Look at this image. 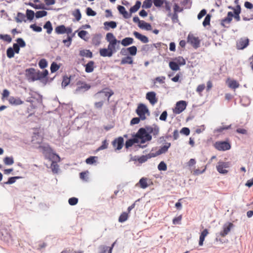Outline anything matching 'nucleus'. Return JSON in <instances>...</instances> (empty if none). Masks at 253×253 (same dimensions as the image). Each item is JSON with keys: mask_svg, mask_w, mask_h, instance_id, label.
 <instances>
[{"mask_svg": "<svg viewBox=\"0 0 253 253\" xmlns=\"http://www.w3.org/2000/svg\"><path fill=\"white\" fill-rule=\"evenodd\" d=\"M48 74V72L47 70H44L42 72L36 70L32 68L26 70V77L29 82L40 80L44 84L46 83V80L44 78L47 76Z\"/></svg>", "mask_w": 253, "mask_h": 253, "instance_id": "obj_1", "label": "nucleus"}, {"mask_svg": "<svg viewBox=\"0 0 253 253\" xmlns=\"http://www.w3.org/2000/svg\"><path fill=\"white\" fill-rule=\"evenodd\" d=\"M135 136L137 139L138 142H140V144L137 145L139 148H144L146 147V145H142L146 141H150L152 139V136L148 133L147 130L144 127L140 128Z\"/></svg>", "mask_w": 253, "mask_h": 253, "instance_id": "obj_2", "label": "nucleus"}, {"mask_svg": "<svg viewBox=\"0 0 253 253\" xmlns=\"http://www.w3.org/2000/svg\"><path fill=\"white\" fill-rule=\"evenodd\" d=\"M234 227V225L231 222H227L225 223L222 226V230L219 233L216 234V240L221 242L220 239L218 240V237L219 236L222 237H225Z\"/></svg>", "mask_w": 253, "mask_h": 253, "instance_id": "obj_3", "label": "nucleus"}, {"mask_svg": "<svg viewBox=\"0 0 253 253\" xmlns=\"http://www.w3.org/2000/svg\"><path fill=\"white\" fill-rule=\"evenodd\" d=\"M136 114L140 117L142 121L145 120L146 119V115L147 116L150 115V112L147 107L144 104H139L136 110Z\"/></svg>", "mask_w": 253, "mask_h": 253, "instance_id": "obj_4", "label": "nucleus"}, {"mask_svg": "<svg viewBox=\"0 0 253 253\" xmlns=\"http://www.w3.org/2000/svg\"><path fill=\"white\" fill-rule=\"evenodd\" d=\"M214 147L219 151H226L231 148L229 143L226 141H217L214 144Z\"/></svg>", "mask_w": 253, "mask_h": 253, "instance_id": "obj_5", "label": "nucleus"}, {"mask_svg": "<svg viewBox=\"0 0 253 253\" xmlns=\"http://www.w3.org/2000/svg\"><path fill=\"white\" fill-rule=\"evenodd\" d=\"M187 42L190 43L195 48H197L200 46V41L199 38L195 37L191 33L189 34L187 37Z\"/></svg>", "mask_w": 253, "mask_h": 253, "instance_id": "obj_6", "label": "nucleus"}, {"mask_svg": "<svg viewBox=\"0 0 253 253\" xmlns=\"http://www.w3.org/2000/svg\"><path fill=\"white\" fill-rule=\"evenodd\" d=\"M187 103L185 101L181 100L178 101L174 110L176 114H179L183 112L186 108Z\"/></svg>", "mask_w": 253, "mask_h": 253, "instance_id": "obj_7", "label": "nucleus"}, {"mask_svg": "<svg viewBox=\"0 0 253 253\" xmlns=\"http://www.w3.org/2000/svg\"><path fill=\"white\" fill-rule=\"evenodd\" d=\"M229 165L227 162H219L216 166V169L218 172L225 174L227 173V170L225 169L228 168Z\"/></svg>", "mask_w": 253, "mask_h": 253, "instance_id": "obj_8", "label": "nucleus"}, {"mask_svg": "<svg viewBox=\"0 0 253 253\" xmlns=\"http://www.w3.org/2000/svg\"><path fill=\"white\" fill-rule=\"evenodd\" d=\"M90 88V85L85 83H83L81 84L78 86L75 89L74 93L76 94H79L83 93L88 90Z\"/></svg>", "mask_w": 253, "mask_h": 253, "instance_id": "obj_9", "label": "nucleus"}, {"mask_svg": "<svg viewBox=\"0 0 253 253\" xmlns=\"http://www.w3.org/2000/svg\"><path fill=\"white\" fill-rule=\"evenodd\" d=\"M146 98L152 105L156 104L158 101L156 98V93L154 91L148 92L146 94Z\"/></svg>", "mask_w": 253, "mask_h": 253, "instance_id": "obj_10", "label": "nucleus"}, {"mask_svg": "<svg viewBox=\"0 0 253 253\" xmlns=\"http://www.w3.org/2000/svg\"><path fill=\"white\" fill-rule=\"evenodd\" d=\"M112 145L114 147L116 148V150H120L122 148L124 145V139L122 137H119L115 139L112 142Z\"/></svg>", "mask_w": 253, "mask_h": 253, "instance_id": "obj_11", "label": "nucleus"}, {"mask_svg": "<svg viewBox=\"0 0 253 253\" xmlns=\"http://www.w3.org/2000/svg\"><path fill=\"white\" fill-rule=\"evenodd\" d=\"M171 144L169 142H167L165 143V145L162 147H161L156 152L155 154L152 153L153 157H155L156 156L160 155L162 154H164L166 153L169 148L170 147Z\"/></svg>", "mask_w": 253, "mask_h": 253, "instance_id": "obj_12", "label": "nucleus"}, {"mask_svg": "<svg viewBox=\"0 0 253 253\" xmlns=\"http://www.w3.org/2000/svg\"><path fill=\"white\" fill-rule=\"evenodd\" d=\"M249 44V40L248 39H241L237 42V48L238 49H243Z\"/></svg>", "mask_w": 253, "mask_h": 253, "instance_id": "obj_13", "label": "nucleus"}, {"mask_svg": "<svg viewBox=\"0 0 253 253\" xmlns=\"http://www.w3.org/2000/svg\"><path fill=\"white\" fill-rule=\"evenodd\" d=\"M120 42H109L108 45V49L112 52L114 54L119 48V43Z\"/></svg>", "mask_w": 253, "mask_h": 253, "instance_id": "obj_14", "label": "nucleus"}, {"mask_svg": "<svg viewBox=\"0 0 253 253\" xmlns=\"http://www.w3.org/2000/svg\"><path fill=\"white\" fill-rule=\"evenodd\" d=\"M133 35L136 38L139 40L144 43H146L149 42L148 38L146 36L142 35L137 32L134 31L133 32Z\"/></svg>", "mask_w": 253, "mask_h": 253, "instance_id": "obj_15", "label": "nucleus"}, {"mask_svg": "<svg viewBox=\"0 0 253 253\" xmlns=\"http://www.w3.org/2000/svg\"><path fill=\"white\" fill-rule=\"evenodd\" d=\"M117 9L119 10L120 14H122L123 17L127 19L131 17V14H129L126 10V8L124 6L122 5H118L117 7Z\"/></svg>", "mask_w": 253, "mask_h": 253, "instance_id": "obj_16", "label": "nucleus"}, {"mask_svg": "<svg viewBox=\"0 0 253 253\" xmlns=\"http://www.w3.org/2000/svg\"><path fill=\"white\" fill-rule=\"evenodd\" d=\"M8 101L10 104L16 106L21 105L23 103V101L19 98L14 97L13 96H10L9 98Z\"/></svg>", "mask_w": 253, "mask_h": 253, "instance_id": "obj_17", "label": "nucleus"}, {"mask_svg": "<svg viewBox=\"0 0 253 253\" xmlns=\"http://www.w3.org/2000/svg\"><path fill=\"white\" fill-rule=\"evenodd\" d=\"M99 53L100 56L102 57H110L113 55L112 52L109 50L108 48H100L99 50Z\"/></svg>", "mask_w": 253, "mask_h": 253, "instance_id": "obj_18", "label": "nucleus"}, {"mask_svg": "<svg viewBox=\"0 0 253 253\" xmlns=\"http://www.w3.org/2000/svg\"><path fill=\"white\" fill-rule=\"evenodd\" d=\"M209 234V231L207 229H205L201 233L200 235L199 241V245L200 246H202L204 244V241H205V237Z\"/></svg>", "mask_w": 253, "mask_h": 253, "instance_id": "obj_19", "label": "nucleus"}, {"mask_svg": "<svg viewBox=\"0 0 253 253\" xmlns=\"http://www.w3.org/2000/svg\"><path fill=\"white\" fill-rule=\"evenodd\" d=\"M104 29L105 30H109V28L114 29L117 27V23L115 21H107L104 23Z\"/></svg>", "mask_w": 253, "mask_h": 253, "instance_id": "obj_20", "label": "nucleus"}, {"mask_svg": "<svg viewBox=\"0 0 253 253\" xmlns=\"http://www.w3.org/2000/svg\"><path fill=\"white\" fill-rule=\"evenodd\" d=\"M113 94V92L112 91H106L105 90H102L101 91L98 92L96 93V96H99L100 95L105 96V97H107L108 101L109 100L110 97Z\"/></svg>", "mask_w": 253, "mask_h": 253, "instance_id": "obj_21", "label": "nucleus"}, {"mask_svg": "<svg viewBox=\"0 0 253 253\" xmlns=\"http://www.w3.org/2000/svg\"><path fill=\"white\" fill-rule=\"evenodd\" d=\"M138 26L141 29H144L147 31H150L152 30V26L150 24L145 22L144 21H141L140 24H138Z\"/></svg>", "mask_w": 253, "mask_h": 253, "instance_id": "obj_22", "label": "nucleus"}, {"mask_svg": "<svg viewBox=\"0 0 253 253\" xmlns=\"http://www.w3.org/2000/svg\"><path fill=\"white\" fill-rule=\"evenodd\" d=\"M138 143L139 142L137 141V139L134 135L133 138L128 139L126 141L125 143V147L126 148H128L129 147L132 146L134 144Z\"/></svg>", "mask_w": 253, "mask_h": 253, "instance_id": "obj_23", "label": "nucleus"}, {"mask_svg": "<svg viewBox=\"0 0 253 253\" xmlns=\"http://www.w3.org/2000/svg\"><path fill=\"white\" fill-rule=\"evenodd\" d=\"M121 44L124 46H127L129 45H130L133 42V39L130 37H126L123 39L121 41H120Z\"/></svg>", "mask_w": 253, "mask_h": 253, "instance_id": "obj_24", "label": "nucleus"}, {"mask_svg": "<svg viewBox=\"0 0 253 253\" xmlns=\"http://www.w3.org/2000/svg\"><path fill=\"white\" fill-rule=\"evenodd\" d=\"M94 62L93 61H89L85 65V71L86 73H91L94 70Z\"/></svg>", "mask_w": 253, "mask_h": 253, "instance_id": "obj_25", "label": "nucleus"}, {"mask_svg": "<svg viewBox=\"0 0 253 253\" xmlns=\"http://www.w3.org/2000/svg\"><path fill=\"white\" fill-rule=\"evenodd\" d=\"M106 40L109 43L112 42H120V41H118L116 39L113 33H108L106 34Z\"/></svg>", "mask_w": 253, "mask_h": 253, "instance_id": "obj_26", "label": "nucleus"}, {"mask_svg": "<svg viewBox=\"0 0 253 253\" xmlns=\"http://www.w3.org/2000/svg\"><path fill=\"white\" fill-rule=\"evenodd\" d=\"M80 55L83 57H86L88 58H91L92 57V53L89 50L84 49L80 51Z\"/></svg>", "mask_w": 253, "mask_h": 253, "instance_id": "obj_27", "label": "nucleus"}, {"mask_svg": "<svg viewBox=\"0 0 253 253\" xmlns=\"http://www.w3.org/2000/svg\"><path fill=\"white\" fill-rule=\"evenodd\" d=\"M141 3L140 1L137 0L134 5L130 7V14L136 12L140 8Z\"/></svg>", "mask_w": 253, "mask_h": 253, "instance_id": "obj_28", "label": "nucleus"}, {"mask_svg": "<svg viewBox=\"0 0 253 253\" xmlns=\"http://www.w3.org/2000/svg\"><path fill=\"white\" fill-rule=\"evenodd\" d=\"M43 29H46V32L48 34H50L51 33L53 30V28L52 24L49 21H48L45 22V23L43 25Z\"/></svg>", "mask_w": 253, "mask_h": 253, "instance_id": "obj_29", "label": "nucleus"}, {"mask_svg": "<svg viewBox=\"0 0 253 253\" xmlns=\"http://www.w3.org/2000/svg\"><path fill=\"white\" fill-rule=\"evenodd\" d=\"M133 63V59L132 58L129 56H127L125 57L122 58L121 64L122 65L128 64H131Z\"/></svg>", "mask_w": 253, "mask_h": 253, "instance_id": "obj_30", "label": "nucleus"}, {"mask_svg": "<svg viewBox=\"0 0 253 253\" xmlns=\"http://www.w3.org/2000/svg\"><path fill=\"white\" fill-rule=\"evenodd\" d=\"M65 29L66 27L64 25H60L55 28V32L57 34H63L66 33Z\"/></svg>", "mask_w": 253, "mask_h": 253, "instance_id": "obj_31", "label": "nucleus"}, {"mask_svg": "<svg viewBox=\"0 0 253 253\" xmlns=\"http://www.w3.org/2000/svg\"><path fill=\"white\" fill-rule=\"evenodd\" d=\"M26 16L24 14L18 12L17 13V17L15 18V20L17 23H21L22 21L26 22V20L25 19Z\"/></svg>", "mask_w": 253, "mask_h": 253, "instance_id": "obj_32", "label": "nucleus"}, {"mask_svg": "<svg viewBox=\"0 0 253 253\" xmlns=\"http://www.w3.org/2000/svg\"><path fill=\"white\" fill-rule=\"evenodd\" d=\"M152 153L149 154L148 156L143 155V156L139 157L138 158H137V161L140 164L145 163V162H146L148 160V159L149 158H150L153 157V155H152Z\"/></svg>", "mask_w": 253, "mask_h": 253, "instance_id": "obj_33", "label": "nucleus"}, {"mask_svg": "<svg viewBox=\"0 0 253 253\" xmlns=\"http://www.w3.org/2000/svg\"><path fill=\"white\" fill-rule=\"evenodd\" d=\"M241 12V7L239 5H237L236 9H234V18L237 21L240 20V13Z\"/></svg>", "mask_w": 253, "mask_h": 253, "instance_id": "obj_34", "label": "nucleus"}, {"mask_svg": "<svg viewBox=\"0 0 253 253\" xmlns=\"http://www.w3.org/2000/svg\"><path fill=\"white\" fill-rule=\"evenodd\" d=\"M228 86L232 89H236L239 86V84L235 80H229Z\"/></svg>", "mask_w": 253, "mask_h": 253, "instance_id": "obj_35", "label": "nucleus"}, {"mask_svg": "<svg viewBox=\"0 0 253 253\" xmlns=\"http://www.w3.org/2000/svg\"><path fill=\"white\" fill-rule=\"evenodd\" d=\"M169 66L172 71H177L179 70V65L175 61L169 62Z\"/></svg>", "mask_w": 253, "mask_h": 253, "instance_id": "obj_36", "label": "nucleus"}, {"mask_svg": "<svg viewBox=\"0 0 253 253\" xmlns=\"http://www.w3.org/2000/svg\"><path fill=\"white\" fill-rule=\"evenodd\" d=\"M147 180V178L144 177H142L139 180V184H140L141 188L145 189L148 187Z\"/></svg>", "mask_w": 253, "mask_h": 253, "instance_id": "obj_37", "label": "nucleus"}, {"mask_svg": "<svg viewBox=\"0 0 253 253\" xmlns=\"http://www.w3.org/2000/svg\"><path fill=\"white\" fill-rule=\"evenodd\" d=\"M137 47L134 45L127 48V51H128L129 54L131 56L135 55L137 53Z\"/></svg>", "mask_w": 253, "mask_h": 253, "instance_id": "obj_38", "label": "nucleus"}, {"mask_svg": "<svg viewBox=\"0 0 253 253\" xmlns=\"http://www.w3.org/2000/svg\"><path fill=\"white\" fill-rule=\"evenodd\" d=\"M3 162L5 165L10 166L14 163V160L12 157H6L4 159Z\"/></svg>", "mask_w": 253, "mask_h": 253, "instance_id": "obj_39", "label": "nucleus"}, {"mask_svg": "<svg viewBox=\"0 0 253 253\" xmlns=\"http://www.w3.org/2000/svg\"><path fill=\"white\" fill-rule=\"evenodd\" d=\"M22 178L21 176H13L9 177L7 181L4 182L5 184H12L15 182L16 180Z\"/></svg>", "mask_w": 253, "mask_h": 253, "instance_id": "obj_40", "label": "nucleus"}, {"mask_svg": "<svg viewBox=\"0 0 253 253\" xmlns=\"http://www.w3.org/2000/svg\"><path fill=\"white\" fill-rule=\"evenodd\" d=\"M174 60L178 65H184L186 64L185 60L181 56H178L175 58Z\"/></svg>", "mask_w": 253, "mask_h": 253, "instance_id": "obj_41", "label": "nucleus"}, {"mask_svg": "<svg viewBox=\"0 0 253 253\" xmlns=\"http://www.w3.org/2000/svg\"><path fill=\"white\" fill-rule=\"evenodd\" d=\"M51 169L52 171L54 173H57L59 170V166L56 162L53 161L51 164Z\"/></svg>", "mask_w": 253, "mask_h": 253, "instance_id": "obj_42", "label": "nucleus"}, {"mask_svg": "<svg viewBox=\"0 0 253 253\" xmlns=\"http://www.w3.org/2000/svg\"><path fill=\"white\" fill-rule=\"evenodd\" d=\"M35 15L34 11L30 9H27L26 10V17L28 20L31 21L33 19Z\"/></svg>", "mask_w": 253, "mask_h": 253, "instance_id": "obj_43", "label": "nucleus"}, {"mask_svg": "<svg viewBox=\"0 0 253 253\" xmlns=\"http://www.w3.org/2000/svg\"><path fill=\"white\" fill-rule=\"evenodd\" d=\"M73 15L76 18L77 21H79L82 17L81 13L79 9H76L73 12Z\"/></svg>", "mask_w": 253, "mask_h": 253, "instance_id": "obj_44", "label": "nucleus"}, {"mask_svg": "<svg viewBox=\"0 0 253 253\" xmlns=\"http://www.w3.org/2000/svg\"><path fill=\"white\" fill-rule=\"evenodd\" d=\"M14 53H15V52H14V49H13V48H12V47H9L7 49L6 54H7V56L9 58H13L14 56Z\"/></svg>", "mask_w": 253, "mask_h": 253, "instance_id": "obj_45", "label": "nucleus"}, {"mask_svg": "<svg viewBox=\"0 0 253 253\" xmlns=\"http://www.w3.org/2000/svg\"><path fill=\"white\" fill-rule=\"evenodd\" d=\"M47 14L46 11H38L35 13V16L37 18H40L45 16Z\"/></svg>", "mask_w": 253, "mask_h": 253, "instance_id": "obj_46", "label": "nucleus"}, {"mask_svg": "<svg viewBox=\"0 0 253 253\" xmlns=\"http://www.w3.org/2000/svg\"><path fill=\"white\" fill-rule=\"evenodd\" d=\"M72 41V36H68L66 39L63 40V42L67 47H69Z\"/></svg>", "mask_w": 253, "mask_h": 253, "instance_id": "obj_47", "label": "nucleus"}, {"mask_svg": "<svg viewBox=\"0 0 253 253\" xmlns=\"http://www.w3.org/2000/svg\"><path fill=\"white\" fill-rule=\"evenodd\" d=\"M60 68V66L56 63L53 62L50 66V71L51 73H54Z\"/></svg>", "mask_w": 253, "mask_h": 253, "instance_id": "obj_48", "label": "nucleus"}, {"mask_svg": "<svg viewBox=\"0 0 253 253\" xmlns=\"http://www.w3.org/2000/svg\"><path fill=\"white\" fill-rule=\"evenodd\" d=\"M70 83V79L67 77H64L62 82V87L65 88Z\"/></svg>", "mask_w": 253, "mask_h": 253, "instance_id": "obj_49", "label": "nucleus"}, {"mask_svg": "<svg viewBox=\"0 0 253 253\" xmlns=\"http://www.w3.org/2000/svg\"><path fill=\"white\" fill-rule=\"evenodd\" d=\"M152 5V0H145L142 7L144 8H149Z\"/></svg>", "mask_w": 253, "mask_h": 253, "instance_id": "obj_50", "label": "nucleus"}, {"mask_svg": "<svg viewBox=\"0 0 253 253\" xmlns=\"http://www.w3.org/2000/svg\"><path fill=\"white\" fill-rule=\"evenodd\" d=\"M158 169L161 171V170L165 171L167 169V165L166 164V163L162 161L158 165Z\"/></svg>", "mask_w": 253, "mask_h": 253, "instance_id": "obj_51", "label": "nucleus"}, {"mask_svg": "<svg viewBox=\"0 0 253 253\" xmlns=\"http://www.w3.org/2000/svg\"><path fill=\"white\" fill-rule=\"evenodd\" d=\"M88 172L87 171L82 172L80 173V177L83 180L87 182L88 181Z\"/></svg>", "mask_w": 253, "mask_h": 253, "instance_id": "obj_52", "label": "nucleus"}, {"mask_svg": "<svg viewBox=\"0 0 253 253\" xmlns=\"http://www.w3.org/2000/svg\"><path fill=\"white\" fill-rule=\"evenodd\" d=\"M211 15L210 14H207L205 19L204 21L203 22V25L204 27H206L208 25H209L210 24V20H211Z\"/></svg>", "mask_w": 253, "mask_h": 253, "instance_id": "obj_53", "label": "nucleus"}, {"mask_svg": "<svg viewBox=\"0 0 253 253\" xmlns=\"http://www.w3.org/2000/svg\"><path fill=\"white\" fill-rule=\"evenodd\" d=\"M0 39L4 41L7 42H10L12 40L10 36L7 34H6V35L0 34Z\"/></svg>", "mask_w": 253, "mask_h": 253, "instance_id": "obj_54", "label": "nucleus"}, {"mask_svg": "<svg viewBox=\"0 0 253 253\" xmlns=\"http://www.w3.org/2000/svg\"><path fill=\"white\" fill-rule=\"evenodd\" d=\"M27 4L37 9L44 8V5L43 4H35L32 2H29Z\"/></svg>", "mask_w": 253, "mask_h": 253, "instance_id": "obj_55", "label": "nucleus"}, {"mask_svg": "<svg viewBox=\"0 0 253 253\" xmlns=\"http://www.w3.org/2000/svg\"><path fill=\"white\" fill-rule=\"evenodd\" d=\"M39 66L41 69H44L47 66V62L45 59H42L39 62Z\"/></svg>", "mask_w": 253, "mask_h": 253, "instance_id": "obj_56", "label": "nucleus"}, {"mask_svg": "<svg viewBox=\"0 0 253 253\" xmlns=\"http://www.w3.org/2000/svg\"><path fill=\"white\" fill-rule=\"evenodd\" d=\"M128 217L127 213L126 212H123L119 217V221L120 222H124L126 221Z\"/></svg>", "mask_w": 253, "mask_h": 253, "instance_id": "obj_57", "label": "nucleus"}, {"mask_svg": "<svg viewBox=\"0 0 253 253\" xmlns=\"http://www.w3.org/2000/svg\"><path fill=\"white\" fill-rule=\"evenodd\" d=\"M108 143H107V141L106 140H104L103 141L102 143V145L99 147L97 149V151H99L100 150H102L105 149H107L108 147Z\"/></svg>", "mask_w": 253, "mask_h": 253, "instance_id": "obj_58", "label": "nucleus"}, {"mask_svg": "<svg viewBox=\"0 0 253 253\" xmlns=\"http://www.w3.org/2000/svg\"><path fill=\"white\" fill-rule=\"evenodd\" d=\"M30 27L34 31L36 32H41L42 31V27L36 25V24H35L31 25L30 26Z\"/></svg>", "mask_w": 253, "mask_h": 253, "instance_id": "obj_59", "label": "nucleus"}, {"mask_svg": "<svg viewBox=\"0 0 253 253\" xmlns=\"http://www.w3.org/2000/svg\"><path fill=\"white\" fill-rule=\"evenodd\" d=\"M109 247L101 245L99 247V253H106L108 252Z\"/></svg>", "mask_w": 253, "mask_h": 253, "instance_id": "obj_60", "label": "nucleus"}, {"mask_svg": "<svg viewBox=\"0 0 253 253\" xmlns=\"http://www.w3.org/2000/svg\"><path fill=\"white\" fill-rule=\"evenodd\" d=\"M88 34L87 32L84 30H82L78 33V36L82 39L86 41L87 39L85 38V36Z\"/></svg>", "mask_w": 253, "mask_h": 253, "instance_id": "obj_61", "label": "nucleus"}, {"mask_svg": "<svg viewBox=\"0 0 253 253\" xmlns=\"http://www.w3.org/2000/svg\"><path fill=\"white\" fill-rule=\"evenodd\" d=\"M159 127L156 125H153V131L151 133H152L154 136L156 137L159 133Z\"/></svg>", "mask_w": 253, "mask_h": 253, "instance_id": "obj_62", "label": "nucleus"}, {"mask_svg": "<svg viewBox=\"0 0 253 253\" xmlns=\"http://www.w3.org/2000/svg\"><path fill=\"white\" fill-rule=\"evenodd\" d=\"M78 202V199L76 197H72L71 198H69L68 200V203L69 205L71 206H75L76 204H77Z\"/></svg>", "mask_w": 253, "mask_h": 253, "instance_id": "obj_63", "label": "nucleus"}, {"mask_svg": "<svg viewBox=\"0 0 253 253\" xmlns=\"http://www.w3.org/2000/svg\"><path fill=\"white\" fill-rule=\"evenodd\" d=\"M86 12L88 16H94L96 15V12L93 10L90 7H87L86 8Z\"/></svg>", "mask_w": 253, "mask_h": 253, "instance_id": "obj_64", "label": "nucleus"}]
</instances>
